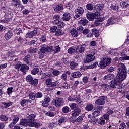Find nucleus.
Returning a JSON list of instances; mask_svg holds the SVG:
<instances>
[{
    "label": "nucleus",
    "instance_id": "nucleus-32",
    "mask_svg": "<svg viewBox=\"0 0 129 129\" xmlns=\"http://www.w3.org/2000/svg\"><path fill=\"white\" fill-rule=\"evenodd\" d=\"M92 33L95 36V38H98V37H99V31L97 29H92Z\"/></svg>",
    "mask_w": 129,
    "mask_h": 129
},
{
    "label": "nucleus",
    "instance_id": "nucleus-19",
    "mask_svg": "<svg viewBox=\"0 0 129 129\" xmlns=\"http://www.w3.org/2000/svg\"><path fill=\"white\" fill-rule=\"evenodd\" d=\"M30 69V67L26 64H23L20 68V71L23 72L24 75L27 74V71Z\"/></svg>",
    "mask_w": 129,
    "mask_h": 129
},
{
    "label": "nucleus",
    "instance_id": "nucleus-26",
    "mask_svg": "<svg viewBox=\"0 0 129 129\" xmlns=\"http://www.w3.org/2000/svg\"><path fill=\"white\" fill-rule=\"evenodd\" d=\"M71 34L73 38H77V37H78V32L75 28H73L71 30Z\"/></svg>",
    "mask_w": 129,
    "mask_h": 129
},
{
    "label": "nucleus",
    "instance_id": "nucleus-35",
    "mask_svg": "<svg viewBox=\"0 0 129 129\" xmlns=\"http://www.w3.org/2000/svg\"><path fill=\"white\" fill-rule=\"evenodd\" d=\"M85 116V115L84 114L79 116L74 120L75 122H82V121H83V118H84Z\"/></svg>",
    "mask_w": 129,
    "mask_h": 129
},
{
    "label": "nucleus",
    "instance_id": "nucleus-5",
    "mask_svg": "<svg viewBox=\"0 0 129 129\" xmlns=\"http://www.w3.org/2000/svg\"><path fill=\"white\" fill-rule=\"evenodd\" d=\"M100 13H92L89 11H88L86 13V17L89 21H94V19H98V17H99Z\"/></svg>",
    "mask_w": 129,
    "mask_h": 129
},
{
    "label": "nucleus",
    "instance_id": "nucleus-22",
    "mask_svg": "<svg viewBox=\"0 0 129 129\" xmlns=\"http://www.w3.org/2000/svg\"><path fill=\"white\" fill-rule=\"evenodd\" d=\"M94 10L96 11L95 13H99V12H101L103 10V7L101 4H96L94 6Z\"/></svg>",
    "mask_w": 129,
    "mask_h": 129
},
{
    "label": "nucleus",
    "instance_id": "nucleus-13",
    "mask_svg": "<svg viewBox=\"0 0 129 129\" xmlns=\"http://www.w3.org/2000/svg\"><path fill=\"white\" fill-rule=\"evenodd\" d=\"M51 76L52 74L50 73H43L41 75V79H44L45 81H52Z\"/></svg>",
    "mask_w": 129,
    "mask_h": 129
},
{
    "label": "nucleus",
    "instance_id": "nucleus-52",
    "mask_svg": "<svg viewBox=\"0 0 129 129\" xmlns=\"http://www.w3.org/2000/svg\"><path fill=\"white\" fill-rule=\"evenodd\" d=\"M60 52H61V47H60V46H55L54 48V53H60Z\"/></svg>",
    "mask_w": 129,
    "mask_h": 129
},
{
    "label": "nucleus",
    "instance_id": "nucleus-3",
    "mask_svg": "<svg viewBox=\"0 0 129 129\" xmlns=\"http://www.w3.org/2000/svg\"><path fill=\"white\" fill-rule=\"evenodd\" d=\"M35 118H36V115L31 114L28 117V121L30 123L31 127L35 126L36 128H38V127L41 126V124L35 122Z\"/></svg>",
    "mask_w": 129,
    "mask_h": 129
},
{
    "label": "nucleus",
    "instance_id": "nucleus-33",
    "mask_svg": "<svg viewBox=\"0 0 129 129\" xmlns=\"http://www.w3.org/2000/svg\"><path fill=\"white\" fill-rule=\"evenodd\" d=\"M72 76L73 78H78L81 76V73L79 71L74 72L72 74Z\"/></svg>",
    "mask_w": 129,
    "mask_h": 129
},
{
    "label": "nucleus",
    "instance_id": "nucleus-36",
    "mask_svg": "<svg viewBox=\"0 0 129 129\" xmlns=\"http://www.w3.org/2000/svg\"><path fill=\"white\" fill-rule=\"evenodd\" d=\"M93 105L92 104H87L86 107L85 108V110L87 111H91L93 109Z\"/></svg>",
    "mask_w": 129,
    "mask_h": 129
},
{
    "label": "nucleus",
    "instance_id": "nucleus-30",
    "mask_svg": "<svg viewBox=\"0 0 129 129\" xmlns=\"http://www.w3.org/2000/svg\"><path fill=\"white\" fill-rule=\"evenodd\" d=\"M77 48L76 47L73 46L70 47L68 50V53L69 54H74V53H76L77 52Z\"/></svg>",
    "mask_w": 129,
    "mask_h": 129
},
{
    "label": "nucleus",
    "instance_id": "nucleus-63",
    "mask_svg": "<svg viewBox=\"0 0 129 129\" xmlns=\"http://www.w3.org/2000/svg\"><path fill=\"white\" fill-rule=\"evenodd\" d=\"M47 48L46 52H53L54 51V47L52 46L46 47Z\"/></svg>",
    "mask_w": 129,
    "mask_h": 129
},
{
    "label": "nucleus",
    "instance_id": "nucleus-40",
    "mask_svg": "<svg viewBox=\"0 0 129 129\" xmlns=\"http://www.w3.org/2000/svg\"><path fill=\"white\" fill-rule=\"evenodd\" d=\"M96 20H95L94 22V25L95 26H96L97 27L99 26L100 25V23L101 22H102V19L99 18L98 17V18L96 19Z\"/></svg>",
    "mask_w": 129,
    "mask_h": 129
},
{
    "label": "nucleus",
    "instance_id": "nucleus-7",
    "mask_svg": "<svg viewBox=\"0 0 129 129\" xmlns=\"http://www.w3.org/2000/svg\"><path fill=\"white\" fill-rule=\"evenodd\" d=\"M103 110V107L99 106L95 108L93 112L92 113V116L93 117H97L101 114V111Z\"/></svg>",
    "mask_w": 129,
    "mask_h": 129
},
{
    "label": "nucleus",
    "instance_id": "nucleus-14",
    "mask_svg": "<svg viewBox=\"0 0 129 129\" xmlns=\"http://www.w3.org/2000/svg\"><path fill=\"white\" fill-rule=\"evenodd\" d=\"M68 100H69V101H73V102H76L77 103V102H79V101H80L81 99L80 96L76 95L69 96L68 98Z\"/></svg>",
    "mask_w": 129,
    "mask_h": 129
},
{
    "label": "nucleus",
    "instance_id": "nucleus-12",
    "mask_svg": "<svg viewBox=\"0 0 129 129\" xmlns=\"http://www.w3.org/2000/svg\"><path fill=\"white\" fill-rule=\"evenodd\" d=\"M90 22L85 17L82 18L81 19L78 21L79 26H82L85 27L87 25H90Z\"/></svg>",
    "mask_w": 129,
    "mask_h": 129
},
{
    "label": "nucleus",
    "instance_id": "nucleus-34",
    "mask_svg": "<svg viewBox=\"0 0 129 129\" xmlns=\"http://www.w3.org/2000/svg\"><path fill=\"white\" fill-rule=\"evenodd\" d=\"M14 34H16V35H20V34H23V30L22 28H20L19 27H17L14 30Z\"/></svg>",
    "mask_w": 129,
    "mask_h": 129
},
{
    "label": "nucleus",
    "instance_id": "nucleus-60",
    "mask_svg": "<svg viewBox=\"0 0 129 129\" xmlns=\"http://www.w3.org/2000/svg\"><path fill=\"white\" fill-rule=\"evenodd\" d=\"M110 8L113 10V11H116L119 10V8L118 6H116V5H114L113 4H111L110 5Z\"/></svg>",
    "mask_w": 129,
    "mask_h": 129
},
{
    "label": "nucleus",
    "instance_id": "nucleus-43",
    "mask_svg": "<svg viewBox=\"0 0 129 129\" xmlns=\"http://www.w3.org/2000/svg\"><path fill=\"white\" fill-rule=\"evenodd\" d=\"M12 6L16 8V9L20 8V7L21 6V0H19L15 3H12Z\"/></svg>",
    "mask_w": 129,
    "mask_h": 129
},
{
    "label": "nucleus",
    "instance_id": "nucleus-11",
    "mask_svg": "<svg viewBox=\"0 0 129 129\" xmlns=\"http://www.w3.org/2000/svg\"><path fill=\"white\" fill-rule=\"evenodd\" d=\"M95 59V56L92 54H88L84 60V63L85 64H89L91 62H92Z\"/></svg>",
    "mask_w": 129,
    "mask_h": 129
},
{
    "label": "nucleus",
    "instance_id": "nucleus-64",
    "mask_svg": "<svg viewBox=\"0 0 129 129\" xmlns=\"http://www.w3.org/2000/svg\"><path fill=\"white\" fill-rule=\"evenodd\" d=\"M22 14L23 15H29V14H30V10L27 9H25L24 10H23L22 11Z\"/></svg>",
    "mask_w": 129,
    "mask_h": 129
},
{
    "label": "nucleus",
    "instance_id": "nucleus-59",
    "mask_svg": "<svg viewBox=\"0 0 129 129\" xmlns=\"http://www.w3.org/2000/svg\"><path fill=\"white\" fill-rule=\"evenodd\" d=\"M9 118L6 115H1L0 116V120L1 121H7Z\"/></svg>",
    "mask_w": 129,
    "mask_h": 129
},
{
    "label": "nucleus",
    "instance_id": "nucleus-21",
    "mask_svg": "<svg viewBox=\"0 0 129 129\" xmlns=\"http://www.w3.org/2000/svg\"><path fill=\"white\" fill-rule=\"evenodd\" d=\"M80 113H81V109L79 108L76 109V110H74V111L72 112V116L73 117H76L77 116H78Z\"/></svg>",
    "mask_w": 129,
    "mask_h": 129
},
{
    "label": "nucleus",
    "instance_id": "nucleus-6",
    "mask_svg": "<svg viewBox=\"0 0 129 129\" xmlns=\"http://www.w3.org/2000/svg\"><path fill=\"white\" fill-rule=\"evenodd\" d=\"M84 14V9L83 8L78 6L75 10L74 19H78L80 18Z\"/></svg>",
    "mask_w": 129,
    "mask_h": 129
},
{
    "label": "nucleus",
    "instance_id": "nucleus-1",
    "mask_svg": "<svg viewBox=\"0 0 129 129\" xmlns=\"http://www.w3.org/2000/svg\"><path fill=\"white\" fill-rule=\"evenodd\" d=\"M117 74L114 81H123L127 77V69L126 66L122 63H118Z\"/></svg>",
    "mask_w": 129,
    "mask_h": 129
},
{
    "label": "nucleus",
    "instance_id": "nucleus-8",
    "mask_svg": "<svg viewBox=\"0 0 129 129\" xmlns=\"http://www.w3.org/2000/svg\"><path fill=\"white\" fill-rule=\"evenodd\" d=\"M107 99V97L106 96H101L95 100V104L96 105H104L105 100H106Z\"/></svg>",
    "mask_w": 129,
    "mask_h": 129
},
{
    "label": "nucleus",
    "instance_id": "nucleus-41",
    "mask_svg": "<svg viewBox=\"0 0 129 129\" xmlns=\"http://www.w3.org/2000/svg\"><path fill=\"white\" fill-rule=\"evenodd\" d=\"M7 66H8L7 63L0 64V74H3V73H4V69H5V68H7Z\"/></svg>",
    "mask_w": 129,
    "mask_h": 129
},
{
    "label": "nucleus",
    "instance_id": "nucleus-15",
    "mask_svg": "<svg viewBox=\"0 0 129 129\" xmlns=\"http://www.w3.org/2000/svg\"><path fill=\"white\" fill-rule=\"evenodd\" d=\"M37 34H38V31L36 30L32 31L29 30L28 32L26 33V37L29 39H32V38H34V37L37 36Z\"/></svg>",
    "mask_w": 129,
    "mask_h": 129
},
{
    "label": "nucleus",
    "instance_id": "nucleus-42",
    "mask_svg": "<svg viewBox=\"0 0 129 129\" xmlns=\"http://www.w3.org/2000/svg\"><path fill=\"white\" fill-rule=\"evenodd\" d=\"M47 52V48L46 47H42L38 51V54H45Z\"/></svg>",
    "mask_w": 129,
    "mask_h": 129
},
{
    "label": "nucleus",
    "instance_id": "nucleus-54",
    "mask_svg": "<svg viewBox=\"0 0 129 129\" xmlns=\"http://www.w3.org/2000/svg\"><path fill=\"white\" fill-rule=\"evenodd\" d=\"M35 98H42L43 97V93L41 92H38L35 94Z\"/></svg>",
    "mask_w": 129,
    "mask_h": 129
},
{
    "label": "nucleus",
    "instance_id": "nucleus-51",
    "mask_svg": "<svg viewBox=\"0 0 129 129\" xmlns=\"http://www.w3.org/2000/svg\"><path fill=\"white\" fill-rule=\"evenodd\" d=\"M38 72H39V68H35L31 71V73L33 74V75H36Z\"/></svg>",
    "mask_w": 129,
    "mask_h": 129
},
{
    "label": "nucleus",
    "instance_id": "nucleus-18",
    "mask_svg": "<svg viewBox=\"0 0 129 129\" xmlns=\"http://www.w3.org/2000/svg\"><path fill=\"white\" fill-rule=\"evenodd\" d=\"M71 14L69 13H65L63 14V17L61 18V21H63L64 22H67L68 21H70V19L71 18Z\"/></svg>",
    "mask_w": 129,
    "mask_h": 129
},
{
    "label": "nucleus",
    "instance_id": "nucleus-39",
    "mask_svg": "<svg viewBox=\"0 0 129 129\" xmlns=\"http://www.w3.org/2000/svg\"><path fill=\"white\" fill-rule=\"evenodd\" d=\"M2 104L4 105L5 108H8V107H10V106H12V105H13V102H9L8 103H6L5 102H3L2 103Z\"/></svg>",
    "mask_w": 129,
    "mask_h": 129
},
{
    "label": "nucleus",
    "instance_id": "nucleus-17",
    "mask_svg": "<svg viewBox=\"0 0 129 129\" xmlns=\"http://www.w3.org/2000/svg\"><path fill=\"white\" fill-rule=\"evenodd\" d=\"M85 48H86V45L84 44H82L81 45H79L77 47V53L79 54H82V53H84V51H85Z\"/></svg>",
    "mask_w": 129,
    "mask_h": 129
},
{
    "label": "nucleus",
    "instance_id": "nucleus-55",
    "mask_svg": "<svg viewBox=\"0 0 129 129\" xmlns=\"http://www.w3.org/2000/svg\"><path fill=\"white\" fill-rule=\"evenodd\" d=\"M74 7V5H73V3L71 2H69L68 3V4H66V7L67 9H72Z\"/></svg>",
    "mask_w": 129,
    "mask_h": 129
},
{
    "label": "nucleus",
    "instance_id": "nucleus-45",
    "mask_svg": "<svg viewBox=\"0 0 129 129\" xmlns=\"http://www.w3.org/2000/svg\"><path fill=\"white\" fill-rule=\"evenodd\" d=\"M57 29L58 27L56 26H53L50 28V32L51 33V34H54V33H56Z\"/></svg>",
    "mask_w": 129,
    "mask_h": 129
},
{
    "label": "nucleus",
    "instance_id": "nucleus-47",
    "mask_svg": "<svg viewBox=\"0 0 129 129\" xmlns=\"http://www.w3.org/2000/svg\"><path fill=\"white\" fill-rule=\"evenodd\" d=\"M24 61L26 62L27 65H30V55H27L23 59Z\"/></svg>",
    "mask_w": 129,
    "mask_h": 129
},
{
    "label": "nucleus",
    "instance_id": "nucleus-46",
    "mask_svg": "<svg viewBox=\"0 0 129 129\" xmlns=\"http://www.w3.org/2000/svg\"><path fill=\"white\" fill-rule=\"evenodd\" d=\"M38 52V49L36 48H30L28 51L29 54H36Z\"/></svg>",
    "mask_w": 129,
    "mask_h": 129
},
{
    "label": "nucleus",
    "instance_id": "nucleus-28",
    "mask_svg": "<svg viewBox=\"0 0 129 129\" xmlns=\"http://www.w3.org/2000/svg\"><path fill=\"white\" fill-rule=\"evenodd\" d=\"M86 8L87 10H88V11H93V10H94V4L92 3H88L86 5Z\"/></svg>",
    "mask_w": 129,
    "mask_h": 129
},
{
    "label": "nucleus",
    "instance_id": "nucleus-61",
    "mask_svg": "<svg viewBox=\"0 0 129 129\" xmlns=\"http://www.w3.org/2000/svg\"><path fill=\"white\" fill-rule=\"evenodd\" d=\"M17 41L20 44H23V42H24V38H23L22 36H19L17 37Z\"/></svg>",
    "mask_w": 129,
    "mask_h": 129
},
{
    "label": "nucleus",
    "instance_id": "nucleus-38",
    "mask_svg": "<svg viewBox=\"0 0 129 129\" xmlns=\"http://www.w3.org/2000/svg\"><path fill=\"white\" fill-rule=\"evenodd\" d=\"M77 65H78V64H77V63H76L74 61H71L70 63V69H72V70H73V69H74V68H76V67H77Z\"/></svg>",
    "mask_w": 129,
    "mask_h": 129
},
{
    "label": "nucleus",
    "instance_id": "nucleus-49",
    "mask_svg": "<svg viewBox=\"0 0 129 129\" xmlns=\"http://www.w3.org/2000/svg\"><path fill=\"white\" fill-rule=\"evenodd\" d=\"M98 124L100 125H104L105 124V120L103 118V117H101L98 122Z\"/></svg>",
    "mask_w": 129,
    "mask_h": 129
},
{
    "label": "nucleus",
    "instance_id": "nucleus-2",
    "mask_svg": "<svg viewBox=\"0 0 129 129\" xmlns=\"http://www.w3.org/2000/svg\"><path fill=\"white\" fill-rule=\"evenodd\" d=\"M53 24L54 25H56L58 26V28H60V29H63L64 27H65V23L63 22V21H61V16L59 15L56 14L53 16Z\"/></svg>",
    "mask_w": 129,
    "mask_h": 129
},
{
    "label": "nucleus",
    "instance_id": "nucleus-16",
    "mask_svg": "<svg viewBox=\"0 0 129 129\" xmlns=\"http://www.w3.org/2000/svg\"><path fill=\"white\" fill-rule=\"evenodd\" d=\"M53 10L55 13H60L64 10V5L62 3H59L53 7Z\"/></svg>",
    "mask_w": 129,
    "mask_h": 129
},
{
    "label": "nucleus",
    "instance_id": "nucleus-44",
    "mask_svg": "<svg viewBox=\"0 0 129 129\" xmlns=\"http://www.w3.org/2000/svg\"><path fill=\"white\" fill-rule=\"evenodd\" d=\"M120 5L123 9H125V8H127L128 7V3L126 1H124L122 2H120Z\"/></svg>",
    "mask_w": 129,
    "mask_h": 129
},
{
    "label": "nucleus",
    "instance_id": "nucleus-50",
    "mask_svg": "<svg viewBox=\"0 0 129 129\" xmlns=\"http://www.w3.org/2000/svg\"><path fill=\"white\" fill-rule=\"evenodd\" d=\"M113 78L112 77V75L108 74L104 77V80H111Z\"/></svg>",
    "mask_w": 129,
    "mask_h": 129
},
{
    "label": "nucleus",
    "instance_id": "nucleus-25",
    "mask_svg": "<svg viewBox=\"0 0 129 129\" xmlns=\"http://www.w3.org/2000/svg\"><path fill=\"white\" fill-rule=\"evenodd\" d=\"M20 125H23V126H31L30 125V123H29L27 119H22L20 121Z\"/></svg>",
    "mask_w": 129,
    "mask_h": 129
},
{
    "label": "nucleus",
    "instance_id": "nucleus-62",
    "mask_svg": "<svg viewBox=\"0 0 129 129\" xmlns=\"http://www.w3.org/2000/svg\"><path fill=\"white\" fill-rule=\"evenodd\" d=\"M109 54L112 56H116V55H118V53H116L114 50H110L109 51Z\"/></svg>",
    "mask_w": 129,
    "mask_h": 129
},
{
    "label": "nucleus",
    "instance_id": "nucleus-24",
    "mask_svg": "<svg viewBox=\"0 0 129 129\" xmlns=\"http://www.w3.org/2000/svg\"><path fill=\"white\" fill-rule=\"evenodd\" d=\"M116 18H114L113 17H110L107 21V23H106V26H109L110 25H112L113 24H115L116 23Z\"/></svg>",
    "mask_w": 129,
    "mask_h": 129
},
{
    "label": "nucleus",
    "instance_id": "nucleus-37",
    "mask_svg": "<svg viewBox=\"0 0 129 129\" xmlns=\"http://www.w3.org/2000/svg\"><path fill=\"white\" fill-rule=\"evenodd\" d=\"M27 81H38V80L37 79H34L32 77L31 75H28L26 78Z\"/></svg>",
    "mask_w": 129,
    "mask_h": 129
},
{
    "label": "nucleus",
    "instance_id": "nucleus-4",
    "mask_svg": "<svg viewBox=\"0 0 129 129\" xmlns=\"http://www.w3.org/2000/svg\"><path fill=\"white\" fill-rule=\"evenodd\" d=\"M111 63V58L108 57L103 59L101 60L98 64V67L101 69H104L106 66H109Z\"/></svg>",
    "mask_w": 129,
    "mask_h": 129
},
{
    "label": "nucleus",
    "instance_id": "nucleus-23",
    "mask_svg": "<svg viewBox=\"0 0 129 129\" xmlns=\"http://www.w3.org/2000/svg\"><path fill=\"white\" fill-rule=\"evenodd\" d=\"M46 84L47 87H55V86H57L58 83L56 82L46 81Z\"/></svg>",
    "mask_w": 129,
    "mask_h": 129
},
{
    "label": "nucleus",
    "instance_id": "nucleus-48",
    "mask_svg": "<svg viewBox=\"0 0 129 129\" xmlns=\"http://www.w3.org/2000/svg\"><path fill=\"white\" fill-rule=\"evenodd\" d=\"M46 40H47V38L46 37V35H42L41 38H39V41L41 43H46Z\"/></svg>",
    "mask_w": 129,
    "mask_h": 129
},
{
    "label": "nucleus",
    "instance_id": "nucleus-29",
    "mask_svg": "<svg viewBox=\"0 0 129 129\" xmlns=\"http://www.w3.org/2000/svg\"><path fill=\"white\" fill-rule=\"evenodd\" d=\"M61 29L62 28H57L56 31L55 32V36H63L64 35V32Z\"/></svg>",
    "mask_w": 129,
    "mask_h": 129
},
{
    "label": "nucleus",
    "instance_id": "nucleus-57",
    "mask_svg": "<svg viewBox=\"0 0 129 129\" xmlns=\"http://www.w3.org/2000/svg\"><path fill=\"white\" fill-rule=\"evenodd\" d=\"M28 103V101L26 99L22 100L20 102V104L21 106H26L27 105V104Z\"/></svg>",
    "mask_w": 129,
    "mask_h": 129
},
{
    "label": "nucleus",
    "instance_id": "nucleus-20",
    "mask_svg": "<svg viewBox=\"0 0 129 129\" xmlns=\"http://www.w3.org/2000/svg\"><path fill=\"white\" fill-rule=\"evenodd\" d=\"M50 101H51V99L49 97H46L42 104L43 107H48Z\"/></svg>",
    "mask_w": 129,
    "mask_h": 129
},
{
    "label": "nucleus",
    "instance_id": "nucleus-10",
    "mask_svg": "<svg viewBox=\"0 0 129 129\" xmlns=\"http://www.w3.org/2000/svg\"><path fill=\"white\" fill-rule=\"evenodd\" d=\"M110 86L112 88H117L118 89H121L122 88L121 82L119 81H111L110 82Z\"/></svg>",
    "mask_w": 129,
    "mask_h": 129
},
{
    "label": "nucleus",
    "instance_id": "nucleus-53",
    "mask_svg": "<svg viewBox=\"0 0 129 129\" xmlns=\"http://www.w3.org/2000/svg\"><path fill=\"white\" fill-rule=\"evenodd\" d=\"M35 95V93L31 92L28 95V96L30 99H31V100H35V99H36V97Z\"/></svg>",
    "mask_w": 129,
    "mask_h": 129
},
{
    "label": "nucleus",
    "instance_id": "nucleus-56",
    "mask_svg": "<svg viewBox=\"0 0 129 129\" xmlns=\"http://www.w3.org/2000/svg\"><path fill=\"white\" fill-rule=\"evenodd\" d=\"M70 109L68 106H64L62 108V112L63 113H68Z\"/></svg>",
    "mask_w": 129,
    "mask_h": 129
},
{
    "label": "nucleus",
    "instance_id": "nucleus-58",
    "mask_svg": "<svg viewBox=\"0 0 129 129\" xmlns=\"http://www.w3.org/2000/svg\"><path fill=\"white\" fill-rule=\"evenodd\" d=\"M19 119H20V118L18 116L14 115L12 121L16 124L17 122L19 121Z\"/></svg>",
    "mask_w": 129,
    "mask_h": 129
},
{
    "label": "nucleus",
    "instance_id": "nucleus-31",
    "mask_svg": "<svg viewBox=\"0 0 129 129\" xmlns=\"http://www.w3.org/2000/svg\"><path fill=\"white\" fill-rule=\"evenodd\" d=\"M69 106H70L71 110H75L79 108V107H78V105H77V104H76L75 103H70Z\"/></svg>",
    "mask_w": 129,
    "mask_h": 129
},
{
    "label": "nucleus",
    "instance_id": "nucleus-9",
    "mask_svg": "<svg viewBox=\"0 0 129 129\" xmlns=\"http://www.w3.org/2000/svg\"><path fill=\"white\" fill-rule=\"evenodd\" d=\"M63 102L64 100L62 98H56L52 101L53 105H55L56 107H61Z\"/></svg>",
    "mask_w": 129,
    "mask_h": 129
},
{
    "label": "nucleus",
    "instance_id": "nucleus-27",
    "mask_svg": "<svg viewBox=\"0 0 129 129\" xmlns=\"http://www.w3.org/2000/svg\"><path fill=\"white\" fill-rule=\"evenodd\" d=\"M13 32L11 30H9L7 33L5 34V38L6 40H10L12 37H13Z\"/></svg>",
    "mask_w": 129,
    "mask_h": 129
}]
</instances>
